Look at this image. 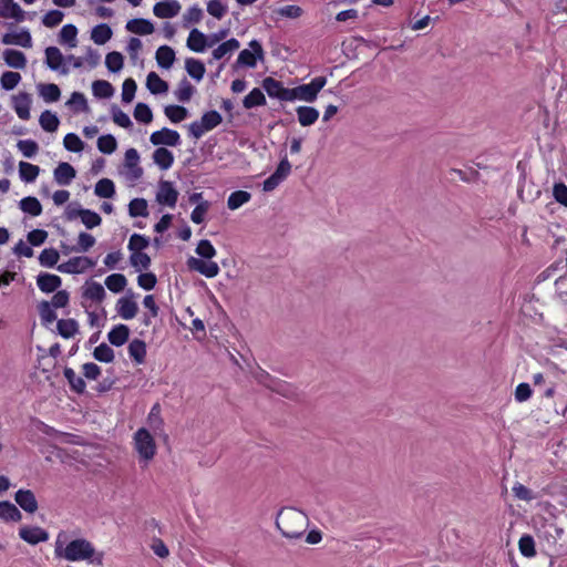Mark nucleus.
I'll return each mask as SVG.
<instances>
[{
    "instance_id": "nucleus-38",
    "label": "nucleus",
    "mask_w": 567,
    "mask_h": 567,
    "mask_svg": "<svg viewBox=\"0 0 567 567\" xmlns=\"http://www.w3.org/2000/svg\"><path fill=\"white\" fill-rule=\"evenodd\" d=\"M20 209L31 216H39L42 213V205L37 197L28 196L20 200Z\"/></svg>"
},
{
    "instance_id": "nucleus-52",
    "label": "nucleus",
    "mask_w": 567,
    "mask_h": 567,
    "mask_svg": "<svg viewBox=\"0 0 567 567\" xmlns=\"http://www.w3.org/2000/svg\"><path fill=\"white\" fill-rule=\"evenodd\" d=\"M130 264L137 271L146 270L151 266V258L147 254L143 251L132 252L130 256Z\"/></svg>"
},
{
    "instance_id": "nucleus-50",
    "label": "nucleus",
    "mask_w": 567,
    "mask_h": 567,
    "mask_svg": "<svg viewBox=\"0 0 567 567\" xmlns=\"http://www.w3.org/2000/svg\"><path fill=\"white\" fill-rule=\"evenodd\" d=\"M39 122L41 127L47 132H55L60 124L58 116L50 111L42 112Z\"/></svg>"
},
{
    "instance_id": "nucleus-45",
    "label": "nucleus",
    "mask_w": 567,
    "mask_h": 567,
    "mask_svg": "<svg viewBox=\"0 0 567 567\" xmlns=\"http://www.w3.org/2000/svg\"><path fill=\"white\" fill-rule=\"evenodd\" d=\"M94 96L99 99H109L114 94V87L105 80H96L92 83Z\"/></svg>"
},
{
    "instance_id": "nucleus-55",
    "label": "nucleus",
    "mask_w": 567,
    "mask_h": 567,
    "mask_svg": "<svg viewBox=\"0 0 567 567\" xmlns=\"http://www.w3.org/2000/svg\"><path fill=\"white\" fill-rule=\"evenodd\" d=\"M117 147L115 137L111 134L102 135L97 138V148L101 153L112 154Z\"/></svg>"
},
{
    "instance_id": "nucleus-16",
    "label": "nucleus",
    "mask_w": 567,
    "mask_h": 567,
    "mask_svg": "<svg viewBox=\"0 0 567 567\" xmlns=\"http://www.w3.org/2000/svg\"><path fill=\"white\" fill-rule=\"evenodd\" d=\"M45 64L52 71H60L68 74L69 70L63 66L64 56L56 47H48L45 49Z\"/></svg>"
},
{
    "instance_id": "nucleus-60",
    "label": "nucleus",
    "mask_w": 567,
    "mask_h": 567,
    "mask_svg": "<svg viewBox=\"0 0 567 567\" xmlns=\"http://www.w3.org/2000/svg\"><path fill=\"white\" fill-rule=\"evenodd\" d=\"M39 315L43 324L52 323L56 320V313L48 301L40 302Z\"/></svg>"
},
{
    "instance_id": "nucleus-54",
    "label": "nucleus",
    "mask_w": 567,
    "mask_h": 567,
    "mask_svg": "<svg viewBox=\"0 0 567 567\" xmlns=\"http://www.w3.org/2000/svg\"><path fill=\"white\" fill-rule=\"evenodd\" d=\"M93 357L95 360L104 363H110L115 358L113 349L106 343L97 346L93 351Z\"/></svg>"
},
{
    "instance_id": "nucleus-61",
    "label": "nucleus",
    "mask_w": 567,
    "mask_h": 567,
    "mask_svg": "<svg viewBox=\"0 0 567 567\" xmlns=\"http://www.w3.org/2000/svg\"><path fill=\"white\" fill-rule=\"evenodd\" d=\"M17 147L28 158L33 157L39 151V145L33 140H21L17 143Z\"/></svg>"
},
{
    "instance_id": "nucleus-59",
    "label": "nucleus",
    "mask_w": 567,
    "mask_h": 567,
    "mask_svg": "<svg viewBox=\"0 0 567 567\" xmlns=\"http://www.w3.org/2000/svg\"><path fill=\"white\" fill-rule=\"evenodd\" d=\"M59 252L54 248H47L41 251L39 256V261L43 267H53L59 261Z\"/></svg>"
},
{
    "instance_id": "nucleus-48",
    "label": "nucleus",
    "mask_w": 567,
    "mask_h": 567,
    "mask_svg": "<svg viewBox=\"0 0 567 567\" xmlns=\"http://www.w3.org/2000/svg\"><path fill=\"white\" fill-rule=\"evenodd\" d=\"M194 92H195V89L190 84V82L187 79H183L178 83V86L175 90L174 94L179 102L185 103L192 99Z\"/></svg>"
},
{
    "instance_id": "nucleus-4",
    "label": "nucleus",
    "mask_w": 567,
    "mask_h": 567,
    "mask_svg": "<svg viewBox=\"0 0 567 567\" xmlns=\"http://www.w3.org/2000/svg\"><path fill=\"white\" fill-rule=\"evenodd\" d=\"M223 122L221 115L217 111H208L203 114L199 121H194L188 125V134L195 140H199L205 133L214 130Z\"/></svg>"
},
{
    "instance_id": "nucleus-7",
    "label": "nucleus",
    "mask_w": 567,
    "mask_h": 567,
    "mask_svg": "<svg viewBox=\"0 0 567 567\" xmlns=\"http://www.w3.org/2000/svg\"><path fill=\"white\" fill-rule=\"evenodd\" d=\"M252 51L245 49L239 52L236 64L240 66L255 68L257 60L264 59V50L261 44L257 40H252L249 43Z\"/></svg>"
},
{
    "instance_id": "nucleus-20",
    "label": "nucleus",
    "mask_w": 567,
    "mask_h": 567,
    "mask_svg": "<svg viewBox=\"0 0 567 567\" xmlns=\"http://www.w3.org/2000/svg\"><path fill=\"white\" fill-rule=\"evenodd\" d=\"M62 280L59 276L41 272L37 277V285L42 292L50 293L60 288Z\"/></svg>"
},
{
    "instance_id": "nucleus-11",
    "label": "nucleus",
    "mask_w": 567,
    "mask_h": 567,
    "mask_svg": "<svg viewBox=\"0 0 567 567\" xmlns=\"http://www.w3.org/2000/svg\"><path fill=\"white\" fill-rule=\"evenodd\" d=\"M1 43L4 45H19L25 49L32 48V37L28 29L20 31L7 32L1 37Z\"/></svg>"
},
{
    "instance_id": "nucleus-21",
    "label": "nucleus",
    "mask_w": 567,
    "mask_h": 567,
    "mask_svg": "<svg viewBox=\"0 0 567 567\" xmlns=\"http://www.w3.org/2000/svg\"><path fill=\"white\" fill-rule=\"evenodd\" d=\"M18 505L27 513H34L38 509V502L32 491L19 489L14 496Z\"/></svg>"
},
{
    "instance_id": "nucleus-49",
    "label": "nucleus",
    "mask_w": 567,
    "mask_h": 567,
    "mask_svg": "<svg viewBox=\"0 0 567 567\" xmlns=\"http://www.w3.org/2000/svg\"><path fill=\"white\" fill-rule=\"evenodd\" d=\"M164 113L173 123H179L188 117L187 109L181 105H167Z\"/></svg>"
},
{
    "instance_id": "nucleus-39",
    "label": "nucleus",
    "mask_w": 567,
    "mask_h": 567,
    "mask_svg": "<svg viewBox=\"0 0 567 567\" xmlns=\"http://www.w3.org/2000/svg\"><path fill=\"white\" fill-rule=\"evenodd\" d=\"M0 518L7 522H19L22 515L14 504L0 502Z\"/></svg>"
},
{
    "instance_id": "nucleus-43",
    "label": "nucleus",
    "mask_w": 567,
    "mask_h": 567,
    "mask_svg": "<svg viewBox=\"0 0 567 567\" xmlns=\"http://www.w3.org/2000/svg\"><path fill=\"white\" fill-rule=\"evenodd\" d=\"M185 68L189 76H192L196 81H200L204 78L206 70L202 61L194 58H188L185 61Z\"/></svg>"
},
{
    "instance_id": "nucleus-37",
    "label": "nucleus",
    "mask_w": 567,
    "mask_h": 567,
    "mask_svg": "<svg viewBox=\"0 0 567 567\" xmlns=\"http://www.w3.org/2000/svg\"><path fill=\"white\" fill-rule=\"evenodd\" d=\"M112 29L105 24H99L92 29L91 39L95 44H105L112 38Z\"/></svg>"
},
{
    "instance_id": "nucleus-24",
    "label": "nucleus",
    "mask_w": 567,
    "mask_h": 567,
    "mask_svg": "<svg viewBox=\"0 0 567 567\" xmlns=\"http://www.w3.org/2000/svg\"><path fill=\"white\" fill-rule=\"evenodd\" d=\"M116 311L122 319L130 320L137 315L138 306L130 298H120L116 302Z\"/></svg>"
},
{
    "instance_id": "nucleus-35",
    "label": "nucleus",
    "mask_w": 567,
    "mask_h": 567,
    "mask_svg": "<svg viewBox=\"0 0 567 567\" xmlns=\"http://www.w3.org/2000/svg\"><path fill=\"white\" fill-rule=\"evenodd\" d=\"M146 87L152 94H163L168 91V84L156 72L147 74Z\"/></svg>"
},
{
    "instance_id": "nucleus-3",
    "label": "nucleus",
    "mask_w": 567,
    "mask_h": 567,
    "mask_svg": "<svg viewBox=\"0 0 567 567\" xmlns=\"http://www.w3.org/2000/svg\"><path fill=\"white\" fill-rule=\"evenodd\" d=\"M327 83V79L324 76H317L311 80V82L307 84H302L296 87L290 89L289 91V101L292 102L296 100L305 101V102H313L316 101L318 93L323 89Z\"/></svg>"
},
{
    "instance_id": "nucleus-23",
    "label": "nucleus",
    "mask_w": 567,
    "mask_h": 567,
    "mask_svg": "<svg viewBox=\"0 0 567 567\" xmlns=\"http://www.w3.org/2000/svg\"><path fill=\"white\" fill-rule=\"evenodd\" d=\"M239 41L235 38H231L220 43L216 49L213 50V60H221L224 58L229 59L231 54L239 49Z\"/></svg>"
},
{
    "instance_id": "nucleus-26",
    "label": "nucleus",
    "mask_w": 567,
    "mask_h": 567,
    "mask_svg": "<svg viewBox=\"0 0 567 567\" xmlns=\"http://www.w3.org/2000/svg\"><path fill=\"white\" fill-rule=\"evenodd\" d=\"M130 337V329L125 324H116L109 333L107 340L111 344L115 347H121L125 344Z\"/></svg>"
},
{
    "instance_id": "nucleus-8",
    "label": "nucleus",
    "mask_w": 567,
    "mask_h": 567,
    "mask_svg": "<svg viewBox=\"0 0 567 567\" xmlns=\"http://www.w3.org/2000/svg\"><path fill=\"white\" fill-rule=\"evenodd\" d=\"M95 266V261L85 256L70 258L68 261L58 266V270L63 274H82Z\"/></svg>"
},
{
    "instance_id": "nucleus-46",
    "label": "nucleus",
    "mask_w": 567,
    "mask_h": 567,
    "mask_svg": "<svg viewBox=\"0 0 567 567\" xmlns=\"http://www.w3.org/2000/svg\"><path fill=\"white\" fill-rule=\"evenodd\" d=\"M76 35L78 29L73 24H65L60 30L59 41L60 43H65L70 48L76 47Z\"/></svg>"
},
{
    "instance_id": "nucleus-30",
    "label": "nucleus",
    "mask_w": 567,
    "mask_h": 567,
    "mask_svg": "<svg viewBox=\"0 0 567 567\" xmlns=\"http://www.w3.org/2000/svg\"><path fill=\"white\" fill-rule=\"evenodd\" d=\"M39 95L47 102L53 103L59 101L61 96L60 87L54 83H40L37 86Z\"/></svg>"
},
{
    "instance_id": "nucleus-64",
    "label": "nucleus",
    "mask_w": 567,
    "mask_h": 567,
    "mask_svg": "<svg viewBox=\"0 0 567 567\" xmlns=\"http://www.w3.org/2000/svg\"><path fill=\"white\" fill-rule=\"evenodd\" d=\"M518 547L522 555L525 557H533L536 554L534 538L529 535H524L520 537Z\"/></svg>"
},
{
    "instance_id": "nucleus-12",
    "label": "nucleus",
    "mask_w": 567,
    "mask_h": 567,
    "mask_svg": "<svg viewBox=\"0 0 567 567\" xmlns=\"http://www.w3.org/2000/svg\"><path fill=\"white\" fill-rule=\"evenodd\" d=\"M178 199V192L174 188L173 183L168 181H161L156 194V200L161 205L175 207Z\"/></svg>"
},
{
    "instance_id": "nucleus-62",
    "label": "nucleus",
    "mask_w": 567,
    "mask_h": 567,
    "mask_svg": "<svg viewBox=\"0 0 567 567\" xmlns=\"http://www.w3.org/2000/svg\"><path fill=\"white\" fill-rule=\"evenodd\" d=\"M21 81V75L18 72L7 71L0 78L1 86L9 91L13 90Z\"/></svg>"
},
{
    "instance_id": "nucleus-1",
    "label": "nucleus",
    "mask_w": 567,
    "mask_h": 567,
    "mask_svg": "<svg viewBox=\"0 0 567 567\" xmlns=\"http://www.w3.org/2000/svg\"><path fill=\"white\" fill-rule=\"evenodd\" d=\"M54 557L65 561H102L94 545L84 537H78L75 530H60L54 540Z\"/></svg>"
},
{
    "instance_id": "nucleus-34",
    "label": "nucleus",
    "mask_w": 567,
    "mask_h": 567,
    "mask_svg": "<svg viewBox=\"0 0 567 567\" xmlns=\"http://www.w3.org/2000/svg\"><path fill=\"white\" fill-rule=\"evenodd\" d=\"M155 59L163 69H169L175 61V51L168 45H162L157 49Z\"/></svg>"
},
{
    "instance_id": "nucleus-57",
    "label": "nucleus",
    "mask_w": 567,
    "mask_h": 567,
    "mask_svg": "<svg viewBox=\"0 0 567 567\" xmlns=\"http://www.w3.org/2000/svg\"><path fill=\"white\" fill-rule=\"evenodd\" d=\"M150 245V239L140 234H133L130 237L127 248L131 252L143 251Z\"/></svg>"
},
{
    "instance_id": "nucleus-5",
    "label": "nucleus",
    "mask_w": 567,
    "mask_h": 567,
    "mask_svg": "<svg viewBox=\"0 0 567 567\" xmlns=\"http://www.w3.org/2000/svg\"><path fill=\"white\" fill-rule=\"evenodd\" d=\"M134 446L141 460L148 462L156 454V444L151 433L142 427L134 434Z\"/></svg>"
},
{
    "instance_id": "nucleus-58",
    "label": "nucleus",
    "mask_w": 567,
    "mask_h": 567,
    "mask_svg": "<svg viewBox=\"0 0 567 567\" xmlns=\"http://www.w3.org/2000/svg\"><path fill=\"white\" fill-rule=\"evenodd\" d=\"M136 121L148 124L153 120V113L150 106L145 103H137L133 113Z\"/></svg>"
},
{
    "instance_id": "nucleus-47",
    "label": "nucleus",
    "mask_w": 567,
    "mask_h": 567,
    "mask_svg": "<svg viewBox=\"0 0 567 567\" xmlns=\"http://www.w3.org/2000/svg\"><path fill=\"white\" fill-rule=\"evenodd\" d=\"M126 285V277L122 274H112L107 276L105 279V286L107 287V289L115 293H118L122 290H124Z\"/></svg>"
},
{
    "instance_id": "nucleus-31",
    "label": "nucleus",
    "mask_w": 567,
    "mask_h": 567,
    "mask_svg": "<svg viewBox=\"0 0 567 567\" xmlns=\"http://www.w3.org/2000/svg\"><path fill=\"white\" fill-rule=\"evenodd\" d=\"M154 163L163 171L172 167L174 163V155L165 147H158L153 153Z\"/></svg>"
},
{
    "instance_id": "nucleus-44",
    "label": "nucleus",
    "mask_w": 567,
    "mask_h": 567,
    "mask_svg": "<svg viewBox=\"0 0 567 567\" xmlns=\"http://www.w3.org/2000/svg\"><path fill=\"white\" fill-rule=\"evenodd\" d=\"M251 198V194L246 190L233 192L227 199V207L230 210L238 209L244 204L248 203Z\"/></svg>"
},
{
    "instance_id": "nucleus-22",
    "label": "nucleus",
    "mask_w": 567,
    "mask_h": 567,
    "mask_svg": "<svg viewBox=\"0 0 567 567\" xmlns=\"http://www.w3.org/2000/svg\"><path fill=\"white\" fill-rule=\"evenodd\" d=\"M186 45L194 52H204L206 48H209L208 38L198 29H192L188 34Z\"/></svg>"
},
{
    "instance_id": "nucleus-13",
    "label": "nucleus",
    "mask_w": 567,
    "mask_h": 567,
    "mask_svg": "<svg viewBox=\"0 0 567 567\" xmlns=\"http://www.w3.org/2000/svg\"><path fill=\"white\" fill-rule=\"evenodd\" d=\"M262 89L267 92L270 97L278 99L280 101H289L290 89L284 87L282 83L271 76L262 80Z\"/></svg>"
},
{
    "instance_id": "nucleus-14",
    "label": "nucleus",
    "mask_w": 567,
    "mask_h": 567,
    "mask_svg": "<svg viewBox=\"0 0 567 567\" xmlns=\"http://www.w3.org/2000/svg\"><path fill=\"white\" fill-rule=\"evenodd\" d=\"M0 17L22 22L25 20V11L13 0H0Z\"/></svg>"
},
{
    "instance_id": "nucleus-2",
    "label": "nucleus",
    "mask_w": 567,
    "mask_h": 567,
    "mask_svg": "<svg viewBox=\"0 0 567 567\" xmlns=\"http://www.w3.org/2000/svg\"><path fill=\"white\" fill-rule=\"evenodd\" d=\"M276 526L287 538H299L308 527V517L296 508H284L279 512Z\"/></svg>"
},
{
    "instance_id": "nucleus-63",
    "label": "nucleus",
    "mask_w": 567,
    "mask_h": 567,
    "mask_svg": "<svg viewBox=\"0 0 567 567\" xmlns=\"http://www.w3.org/2000/svg\"><path fill=\"white\" fill-rule=\"evenodd\" d=\"M63 145L64 147L70 151V152H74V153H78V152H81L84 147V143L81 141V138L74 134V133H68L65 136H64V140H63Z\"/></svg>"
},
{
    "instance_id": "nucleus-6",
    "label": "nucleus",
    "mask_w": 567,
    "mask_h": 567,
    "mask_svg": "<svg viewBox=\"0 0 567 567\" xmlns=\"http://www.w3.org/2000/svg\"><path fill=\"white\" fill-rule=\"evenodd\" d=\"M291 173V164L285 156L278 164L276 171L262 183L264 192L276 189Z\"/></svg>"
},
{
    "instance_id": "nucleus-27",
    "label": "nucleus",
    "mask_w": 567,
    "mask_h": 567,
    "mask_svg": "<svg viewBox=\"0 0 567 567\" xmlns=\"http://www.w3.org/2000/svg\"><path fill=\"white\" fill-rule=\"evenodd\" d=\"M126 30L135 34L147 35L154 32V25L146 19L137 18L126 23Z\"/></svg>"
},
{
    "instance_id": "nucleus-25",
    "label": "nucleus",
    "mask_w": 567,
    "mask_h": 567,
    "mask_svg": "<svg viewBox=\"0 0 567 567\" xmlns=\"http://www.w3.org/2000/svg\"><path fill=\"white\" fill-rule=\"evenodd\" d=\"M2 56L6 64L10 68L22 70L27 65V58L21 51L7 49L3 51Z\"/></svg>"
},
{
    "instance_id": "nucleus-28",
    "label": "nucleus",
    "mask_w": 567,
    "mask_h": 567,
    "mask_svg": "<svg viewBox=\"0 0 567 567\" xmlns=\"http://www.w3.org/2000/svg\"><path fill=\"white\" fill-rule=\"evenodd\" d=\"M296 113L301 126L313 125L319 118V111L312 106H298Z\"/></svg>"
},
{
    "instance_id": "nucleus-41",
    "label": "nucleus",
    "mask_w": 567,
    "mask_h": 567,
    "mask_svg": "<svg viewBox=\"0 0 567 567\" xmlns=\"http://www.w3.org/2000/svg\"><path fill=\"white\" fill-rule=\"evenodd\" d=\"M266 104V97L262 91L258 87H255L245 96L243 100V105L245 109L249 110L255 106H262Z\"/></svg>"
},
{
    "instance_id": "nucleus-29",
    "label": "nucleus",
    "mask_w": 567,
    "mask_h": 567,
    "mask_svg": "<svg viewBox=\"0 0 567 567\" xmlns=\"http://www.w3.org/2000/svg\"><path fill=\"white\" fill-rule=\"evenodd\" d=\"M106 292L103 286L96 281L86 282L83 287L82 297L92 301L101 302L105 298Z\"/></svg>"
},
{
    "instance_id": "nucleus-17",
    "label": "nucleus",
    "mask_w": 567,
    "mask_h": 567,
    "mask_svg": "<svg viewBox=\"0 0 567 567\" xmlns=\"http://www.w3.org/2000/svg\"><path fill=\"white\" fill-rule=\"evenodd\" d=\"M182 7L177 0H166L155 3L153 7V13L157 18L166 19L176 17Z\"/></svg>"
},
{
    "instance_id": "nucleus-42",
    "label": "nucleus",
    "mask_w": 567,
    "mask_h": 567,
    "mask_svg": "<svg viewBox=\"0 0 567 567\" xmlns=\"http://www.w3.org/2000/svg\"><path fill=\"white\" fill-rule=\"evenodd\" d=\"M94 193L100 198H112L115 195V185L109 178H102L95 184Z\"/></svg>"
},
{
    "instance_id": "nucleus-51",
    "label": "nucleus",
    "mask_w": 567,
    "mask_h": 567,
    "mask_svg": "<svg viewBox=\"0 0 567 567\" xmlns=\"http://www.w3.org/2000/svg\"><path fill=\"white\" fill-rule=\"evenodd\" d=\"M203 17V9L195 4L183 14V27L188 28L190 24H196L202 21Z\"/></svg>"
},
{
    "instance_id": "nucleus-18",
    "label": "nucleus",
    "mask_w": 567,
    "mask_h": 567,
    "mask_svg": "<svg viewBox=\"0 0 567 567\" xmlns=\"http://www.w3.org/2000/svg\"><path fill=\"white\" fill-rule=\"evenodd\" d=\"M12 105L17 115L27 121L30 118L31 97L29 93L21 92L12 97Z\"/></svg>"
},
{
    "instance_id": "nucleus-15",
    "label": "nucleus",
    "mask_w": 567,
    "mask_h": 567,
    "mask_svg": "<svg viewBox=\"0 0 567 567\" xmlns=\"http://www.w3.org/2000/svg\"><path fill=\"white\" fill-rule=\"evenodd\" d=\"M19 536L31 545H37L49 539V533L41 527L23 526L19 530Z\"/></svg>"
},
{
    "instance_id": "nucleus-53",
    "label": "nucleus",
    "mask_w": 567,
    "mask_h": 567,
    "mask_svg": "<svg viewBox=\"0 0 567 567\" xmlns=\"http://www.w3.org/2000/svg\"><path fill=\"white\" fill-rule=\"evenodd\" d=\"M128 213L131 217H146L148 215L147 202L144 198H134L128 204Z\"/></svg>"
},
{
    "instance_id": "nucleus-36",
    "label": "nucleus",
    "mask_w": 567,
    "mask_h": 567,
    "mask_svg": "<svg viewBox=\"0 0 567 567\" xmlns=\"http://www.w3.org/2000/svg\"><path fill=\"white\" fill-rule=\"evenodd\" d=\"M59 334L64 339L74 337L79 331V323L74 319H60L56 322Z\"/></svg>"
},
{
    "instance_id": "nucleus-10",
    "label": "nucleus",
    "mask_w": 567,
    "mask_h": 567,
    "mask_svg": "<svg viewBox=\"0 0 567 567\" xmlns=\"http://www.w3.org/2000/svg\"><path fill=\"white\" fill-rule=\"evenodd\" d=\"M187 266L190 270L197 271L207 278H214L219 274V266L212 260L190 257L187 260Z\"/></svg>"
},
{
    "instance_id": "nucleus-33",
    "label": "nucleus",
    "mask_w": 567,
    "mask_h": 567,
    "mask_svg": "<svg viewBox=\"0 0 567 567\" xmlns=\"http://www.w3.org/2000/svg\"><path fill=\"white\" fill-rule=\"evenodd\" d=\"M63 375L68 380L72 391L78 394L85 392L86 384L83 378L79 377L72 368L65 367L63 370Z\"/></svg>"
},
{
    "instance_id": "nucleus-19",
    "label": "nucleus",
    "mask_w": 567,
    "mask_h": 567,
    "mask_svg": "<svg viewBox=\"0 0 567 567\" xmlns=\"http://www.w3.org/2000/svg\"><path fill=\"white\" fill-rule=\"evenodd\" d=\"M53 175L59 185L66 186L75 178L76 172L71 164L62 162L55 167Z\"/></svg>"
},
{
    "instance_id": "nucleus-56",
    "label": "nucleus",
    "mask_w": 567,
    "mask_h": 567,
    "mask_svg": "<svg viewBox=\"0 0 567 567\" xmlns=\"http://www.w3.org/2000/svg\"><path fill=\"white\" fill-rule=\"evenodd\" d=\"M124 63L123 55L120 52H110L105 58V65L110 72L116 73L122 70Z\"/></svg>"
},
{
    "instance_id": "nucleus-40",
    "label": "nucleus",
    "mask_w": 567,
    "mask_h": 567,
    "mask_svg": "<svg viewBox=\"0 0 567 567\" xmlns=\"http://www.w3.org/2000/svg\"><path fill=\"white\" fill-rule=\"evenodd\" d=\"M40 173V167L28 162L19 163L20 178L25 183H32L37 179Z\"/></svg>"
},
{
    "instance_id": "nucleus-32",
    "label": "nucleus",
    "mask_w": 567,
    "mask_h": 567,
    "mask_svg": "<svg viewBox=\"0 0 567 567\" xmlns=\"http://www.w3.org/2000/svg\"><path fill=\"white\" fill-rule=\"evenodd\" d=\"M128 354L137 364H142L146 357V343L141 339H134L128 344Z\"/></svg>"
},
{
    "instance_id": "nucleus-9",
    "label": "nucleus",
    "mask_w": 567,
    "mask_h": 567,
    "mask_svg": "<svg viewBox=\"0 0 567 567\" xmlns=\"http://www.w3.org/2000/svg\"><path fill=\"white\" fill-rule=\"evenodd\" d=\"M150 142L155 146H178L181 144V135L177 131L163 127L162 130L151 134Z\"/></svg>"
}]
</instances>
